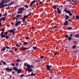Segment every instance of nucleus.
I'll return each mask as SVG.
<instances>
[{
	"label": "nucleus",
	"mask_w": 79,
	"mask_h": 79,
	"mask_svg": "<svg viewBox=\"0 0 79 79\" xmlns=\"http://www.w3.org/2000/svg\"><path fill=\"white\" fill-rule=\"evenodd\" d=\"M34 28H35V27H32V29H34Z\"/></svg>",
	"instance_id": "60"
},
{
	"label": "nucleus",
	"mask_w": 79,
	"mask_h": 79,
	"mask_svg": "<svg viewBox=\"0 0 79 79\" xmlns=\"http://www.w3.org/2000/svg\"><path fill=\"white\" fill-rule=\"evenodd\" d=\"M3 64H6V62H2Z\"/></svg>",
	"instance_id": "45"
},
{
	"label": "nucleus",
	"mask_w": 79,
	"mask_h": 79,
	"mask_svg": "<svg viewBox=\"0 0 79 79\" xmlns=\"http://www.w3.org/2000/svg\"><path fill=\"white\" fill-rule=\"evenodd\" d=\"M11 53H13V51L12 50H10V51Z\"/></svg>",
	"instance_id": "58"
},
{
	"label": "nucleus",
	"mask_w": 79,
	"mask_h": 79,
	"mask_svg": "<svg viewBox=\"0 0 79 79\" xmlns=\"http://www.w3.org/2000/svg\"><path fill=\"white\" fill-rule=\"evenodd\" d=\"M16 46L17 47H19L21 46V45H19L18 44L16 45Z\"/></svg>",
	"instance_id": "31"
},
{
	"label": "nucleus",
	"mask_w": 79,
	"mask_h": 79,
	"mask_svg": "<svg viewBox=\"0 0 79 79\" xmlns=\"http://www.w3.org/2000/svg\"><path fill=\"white\" fill-rule=\"evenodd\" d=\"M36 5H38L39 4H38V3H36Z\"/></svg>",
	"instance_id": "64"
},
{
	"label": "nucleus",
	"mask_w": 79,
	"mask_h": 79,
	"mask_svg": "<svg viewBox=\"0 0 79 79\" xmlns=\"http://www.w3.org/2000/svg\"><path fill=\"white\" fill-rule=\"evenodd\" d=\"M0 62H1V63H3V60H2L1 61H0Z\"/></svg>",
	"instance_id": "54"
},
{
	"label": "nucleus",
	"mask_w": 79,
	"mask_h": 79,
	"mask_svg": "<svg viewBox=\"0 0 79 79\" xmlns=\"http://www.w3.org/2000/svg\"><path fill=\"white\" fill-rule=\"evenodd\" d=\"M16 66H18V65H19V64L18 63H16Z\"/></svg>",
	"instance_id": "48"
},
{
	"label": "nucleus",
	"mask_w": 79,
	"mask_h": 79,
	"mask_svg": "<svg viewBox=\"0 0 79 79\" xmlns=\"http://www.w3.org/2000/svg\"><path fill=\"white\" fill-rule=\"evenodd\" d=\"M33 48L34 50H35L37 48V47L34 46L33 47Z\"/></svg>",
	"instance_id": "24"
},
{
	"label": "nucleus",
	"mask_w": 79,
	"mask_h": 79,
	"mask_svg": "<svg viewBox=\"0 0 79 79\" xmlns=\"http://www.w3.org/2000/svg\"><path fill=\"white\" fill-rule=\"evenodd\" d=\"M5 37L6 39H8V38H9V37L8 36H5Z\"/></svg>",
	"instance_id": "38"
},
{
	"label": "nucleus",
	"mask_w": 79,
	"mask_h": 79,
	"mask_svg": "<svg viewBox=\"0 0 79 79\" xmlns=\"http://www.w3.org/2000/svg\"><path fill=\"white\" fill-rule=\"evenodd\" d=\"M58 14H60V13H61V12L60 11V10L58 11Z\"/></svg>",
	"instance_id": "41"
},
{
	"label": "nucleus",
	"mask_w": 79,
	"mask_h": 79,
	"mask_svg": "<svg viewBox=\"0 0 79 79\" xmlns=\"http://www.w3.org/2000/svg\"><path fill=\"white\" fill-rule=\"evenodd\" d=\"M5 48L7 49H9L10 48V47L8 46H6Z\"/></svg>",
	"instance_id": "30"
},
{
	"label": "nucleus",
	"mask_w": 79,
	"mask_h": 79,
	"mask_svg": "<svg viewBox=\"0 0 79 79\" xmlns=\"http://www.w3.org/2000/svg\"><path fill=\"white\" fill-rule=\"evenodd\" d=\"M15 51H17V48H16L15 49Z\"/></svg>",
	"instance_id": "56"
},
{
	"label": "nucleus",
	"mask_w": 79,
	"mask_h": 79,
	"mask_svg": "<svg viewBox=\"0 0 79 79\" xmlns=\"http://www.w3.org/2000/svg\"><path fill=\"white\" fill-rule=\"evenodd\" d=\"M64 25L65 26H67L68 25V21H66L64 23Z\"/></svg>",
	"instance_id": "9"
},
{
	"label": "nucleus",
	"mask_w": 79,
	"mask_h": 79,
	"mask_svg": "<svg viewBox=\"0 0 79 79\" xmlns=\"http://www.w3.org/2000/svg\"><path fill=\"white\" fill-rule=\"evenodd\" d=\"M65 36L66 38H68V35H65Z\"/></svg>",
	"instance_id": "37"
},
{
	"label": "nucleus",
	"mask_w": 79,
	"mask_h": 79,
	"mask_svg": "<svg viewBox=\"0 0 79 79\" xmlns=\"http://www.w3.org/2000/svg\"><path fill=\"white\" fill-rule=\"evenodd\" d=\"M76 47V46L74 45L73 46V48H75Z\"/></svg>",
	"instance_id": "35"
},
{
	"label": "nucleus",
	"mask_w": 79,
	"mask_h": 79,
	"mask_svg": "<svg viewBox=\"0 0 79 79\" xmlns=\"http://www.w3.org/2000/svg\"><path fill=\"white\" fill-rule=\"evenodd\" d=\"M20 73H21V70L20 69L17 70V73H18V74H19Z\"/></svg>",
	"instance_id": "13"
},
{
	"label": "nucleus",
	"mask_w": 79,
	"mask_h": 79,
	"mask_svg": "<svg viewBox=\"0 0 79 79\" xmlns=\"http://www.w3.org/2000/svg\"><path fill=\"white\" fill-rule=\"evenodd\" d=\"M13 69L15 71H18V68L16 67H13Z\"/></svg>",
	"instance_id": "14"
},
{
	"label": "nucleus",
	"mask_w": 79,
	"mask_h": 79,
	"mask_svg": "<svg viewBox=\"0 0 79 79\" xmlns=\"http://www.w3.org/2000/svg\"><path fill=\"white\" fill-rule=\"evenodd\" d=\"M21 21L15 23V26H18L19 24H21Z\"/></svg>",
	"instance_id": "6"
},
{
	"label": "nucleus",
	"mask_w": 79,
	"mask_h": 79,
	"mask_svg": "<svg viewBox=\"0 0 79 79\" xmlns=\"http://www.w3.org/2000/svg\"><path fill=\"white\" fill-rule=\"evenodd\" d=\"M65 16L66 17V18H65V19H68V18H69V17L67 15H65Z\"/></svg>",
	"instance_id": "17"
},
{
	"label": "nucleus",
	"mask_w": 79,
	"mask_h": 79,
	"mask_svg": "<svg viewBox=\"0 0 79 79\" xmlns=\"http://www.w3.org/2000/svg\"><path fill=\"white\" fill-rule=\"evenodd\" d=\"M6 49V48H3L1 50V51H5V50Z\"/></svg>",
	"instance_id": "21"
},
{
	"label": "nucleus",
	"mask_w": 79,
	"mask_h": 79,
	"mask_svg": "<svg viewBox=\"0 0 79 79\" xmlns=\"http://www.w3.org/2000/svg\"><path fill=\"white\" fill-rule=\"evenodd\" d=\"M28 49H29V48H21V50H28Z\"/></svg>",
	"instance_id": "8"
},
{
	"label": "nucleus",
	"mask_w": 79,
	"mask_h": 79,
	"mask_svg": "<svg viewBox=\"0 0 79 79\" xmlns=\"http://www.w3.org/2000/svg\"><path fill=\"white\" fill-rule=\"evenodd\" d=\"M11 24H12V25H13L14 24V23H11Z\"/></svg>",
	"instance_id": "57"
},
{
	"label": "nucleus",
	"mask_w": 79,
	"mask_h": 79,
	"mask_svg": "<svg viewBox=\"0 0 79 79\" xmlns=\"http://www.w3.org/2000/svg\"><path fill=\"white\" fill-rule=\"evenodd\" d=\"M7 6V5H4L2 6V7H5V6Z\"/></svg>",
	"instance_id": "33"
},
{
	"label": "nucleus",
	"mask_w": 79,
	"mask_h": 79,
	"mask_svg": "<svg viewBox=\"0 0 79 79\" xmlns=\"http://www.w3.org/2000/svg\"><path fill=\"white\" fill-rule=\"evenodd\" d=\"M2 16V14H0V17H1Z\"/></svg>",
	"instance_id": "62"
},
{
	"label": "nucleus",
	"mask_w": 79,
	"mask_h": 79,
	"mask_svg": "<svg viewBox=\"0 0 79 79\" xmlns=\"http://www.w3.org/2000/svg\"><path fill=\"white\" fill-rule=\"evenodd\" d=\"M7 27H9L10 26V25H7Z\"/></svg>",
	"instance_id": "61"
},
{
	"label": "nucleus",
	"mask_w": 79,
	"mask_h": 79,
	"mask_svg": "<svg viewBox=\"0 0 79 79\" xmlns=\"http://www.w3.org/2000/svg\"><path fill=\"white\" fill-rule=\"evenodd\" d=\"M70 36H71V37H72L73 36V34H71L70 35Z\"/></svg>",
	"instance_id": "51"
},
{
	"label": "nucleus",
	"mask_w": 79,
	"mask_h": 79,
	"mask_svg": "<svg viewBox=\"0 0 79 79\" xmlns=\"http://www.w3.org/2000/svg\"><path fill=\"white\" fill-rule=\"evenodd\" d=\"M19 10L20 11H21V12H22L24 10V9L23 8L21 7V8H19Z\"/></svg>",
	"instance_id": "10"
},
{
	"label": "nucleus",
	"mask_w": 79,
	"mask_h": 79,
	"mask_svg": "<svg viewBox=\"0 0 79 79\" xmlns=\"http://www.w3.org/2000/svg\"><path fill=\"white\" fill-rule=\"evenodd\" d=\"M25 6L26 8H27L28 7V6H27V5H25Z\"/></svg>",
	"instance_id": "50"
},
{
	"label": "nucleus",
	"mask_w": 79,
	"mask_h": 79,
	"mask_svg": "<svg viewBox=\"0 0 79 79\" xmlns=\"http://www.w3.org/2000/svg\"><path fill=\"white\" fill-rule=\"evenodd\" d=\"M4 34L5 35H7V34H8V32L6 31V32H5Z\"/></svg>",
	"instance_id": "28"
},
{
	"label": "nucleus",
	"mask_w": 79,
	"mask_h": 79,
	"mask_svg": "<svg viewBox=\"0 0 79 79\" xmlns=\"http://www.w3.org/2000/svg\"><path fill=\"white\" fill-rule=\"evenodd\" d=\"M26 39H29V37H27L26 38Z\"/></svg>",
	"instance_id": "49"
},
{
	"label": "nucleus",
	"mask_w": 79,
	"mask_h": 79,
	"mask_svg": "<svg viewBox=\"0 0 79 79\" xmlns=\"http://www.w3.org/2000/svg\"><path fill=\"white\" fill-rule=\"evenodd\" d=\"M25 19H26V18H25L24 17L23 18V21H24V20H25Z\"/></svg>",
	"instance_id": "40"
},
{
	"label": "nucleus",
	"mask_w": 79,
	"mask_h": 79,
	"mask_svg": "<svg viewBox=\"0 0 79 79\" xmlns=\"http://www.w3.org/2000/svg\"><path fill=\"white\" fill-rule=\"evenodd\" d=\"M6 15H7V13H6L4 14V16H6Z\"/></svg>",
	"instance_id": "39"
},
{
	"label": "nucleus",
	"mask_w": 79,
	"mask_h": 79,
	"mask_svg": "<svg viewBox=\"0 0 79 79\" xmlns=\"http://www.w3.org/2000/svg\"><path fill=\"white\" fill-rule=\"evenodd\" d=\"M21 15H18L16 16V17H14V19H16V20H18V18H19V17H21Z\"/></svg>",
	"instance_id": "4"
},
{
	"label": "nucleus",
	"mask_w": 79,
	"mask_h": 79,
	"mask_svg": "<svg viewBox=\"0 0 79 79\" xmlns=\"http://www.w3.org/2000/svg\"><path fill=\"white\" fill-rule=\"evenodd\" d=\"M16 62H20V60L19 59L17 60H16Z\"/></svg>",
	"instance_id": "32"
},
{
	"label": "nucleus",
	"mask_w": 79,
	"mask_h": 79,
	"mask_svg": "<svg viewBox=\"0 0 79 79\" xmlns=\"http://www.w3.org/2000/svg\"><path fill=\"white\" fill-rule=\"evenodd\" d=\"M11 65H12V66H14L15 65V64L13 63H12V64H11Z\"/></svg>",
	"instance_id": "44"
},
{
	"label": "nucleus",
	"mask_w": 79,
	"mask_h": 79,
	"mask_svg": "<svg viewBox=\"0 0 79 79\" xmlns=\"http://www.w3.org/2000/svg\"><path fill=\"white\" fill-rule=\"evenodd\" d=\"M53 8L54 9V10H56L57 8H56V6L55 5L54 6H53Z\"/></svg>",
	"instance_id": "16"
},
{
	"label": "nucleus",
	"mask_w": 79,
	"mask_h": 79,
	"mask_svg": "<svg viewBox=\"0 0 79 79\" xmlns=\"http://www.w3.org/2000/svg\"><path fill=\"white\" fill-rule=\"evenodd\" d=\"M44 58V57L42 56H40V58L41 59H42V58Z\"/></svg>",
	"instance_id": "47"
},
{
	"label": "nucleus",
	"mask_w": 79,
	"mask_h": 79,
	"mask_svg": "<svg viewBox=\"0 0 79 79\" xmlns=\"http://www.w3.org/2000/svg\"><path fill=\"white\" fill-rule=\"evenodd\" d=\"M28 16H29V15H27L24 16V17L25 18H27L28 17Z\"/></svg>",
	"instance_id": "27"
},
{
	"label": "nucleus",
	"mask_w": 79,
	"mask_h": 79,
	"mask_svg": "<svg viewBox=\"0 0 79 79\" xmlns=\"http://www.w3.org/2000/svg\"><path fill=\"white\" fill-rule=\"evenodd\" d=\"M47 68L48 70H50V66L48 65H46Z\"/></svg>",
	"instance_id": "11"
},
{
	"label": "nucleus",
	"mask_w": 79,
	"mask_h": 79,
	"mask_svg": "<svg viewBox=\"0 0 79 79\" xmlns=\"http://www.w3.org/2000/svg\"><path fill=\"white\" fill-rule=\"evenodd\" d=\"M5 18L6 17L2 18V19H1V21L2 20H3V21H5Z\"/></svg>",
	"instance_id": "19"
},
{
	"label": "nucleus",
	"mask_w": 79,
	"mask_h": 79,
	"mask_svg": "<svg viewBox=\"0 0 79 79\" xmlns=\"http://www.w3.org/2000/svg\"><path fill=\"white\" fill-rule=\"evenodd\" d=\"M67 11V10H64V11H65V12H66Z\"/></svg>",
	"instance_id": "55"
},
{
	"label": "nucleus",
	"mask_w": 79,
	"mask_h": 79,
	"mask_svg": "<svg viewBox=\"0 0 79 79\" xmlns=\"http://www.w3.org/2000/svg\"><path fill=\"white\" fill-rule=\"evenodd\" d=\"M76 42H76V41H74V43L75 44H76Z\"/></svg>",
	"instance_id": "63"
},
{
	"label": "nucleus",
	"mask_w": 79,
	"mask_h": 79,
	"mask_svg": "<svg viewBox=\"0 0 79 79\" xmlns=\"http://www.w3.org/2000/svg\"><path fill=\"white\" fill-rule=\"evenodd\" d=\"M69 16H72V15H73V14H71V12L69 13Z\"/></svg>",
	"instance_id": "36"
},
{
	"label": "nucleus",
	"mask_w": 79,
	"mask_h": 79,
	"mask_svg": "<svg viewBox=\"0 0 79 79\" xmlns=\"http://www.w3.org/2000/svg\"><path fill=\"white\" fill-rule=\"evenodd\" d=\"M23 44V45H27V42H25Z\"/></svg>",
	"instance_id": "25"
},
{
	"label": "nucleus",
	"mask_w": 79,
	"mask_h": 79,
	"mask_svg": "<svg viewBox=\"0 0 79 79\" xmlns=\"http://www.w3.org/2000/svg\"><path fill=\"white\" fill-rule=\"evenodd\" d=\"M30 75H31V76H35V73H31V74Z\"/></svg>",
	"instance_id": "15"
},
{
	"label": "nucleus",
	"mask_w": 79,
	"mask_h": 79,
	"mask_svg": "<svg viewBox=\"0 0 79 79\" xmlns=\"http://www.w3.org/2000/svg\"><path fill=\"white\" fill-rule=\"evenodd\" d=\"M20 77H23V76H24V75L23 74H22L20 75Z\"/></svg>",
	"instance_id": "43"
},
{
	"label": "nucleus",
	"mask_w": 79,
	"mask_h": 79,
	"mask_svg": "<svg viewBox=\"0 0 79 79\" xmlns=\"http://www.w3.org/2000/svg\"><path fill=\"white\" fill-rule=\"evenodd\" d=\"M79 35H75L74 36V37H76V38H77V37H78V38H79Z\"/></svg>",
	"instance_id": "18"
},
{
	"label": "nucleus",
	"mask_w": 79,
	"mask_h": 79,
	"mask_svg": "<svg viewBox=\"0 0 79 79\" xmlns=\"http://www.w3.org/2000/svg\"><path fill=\"white\" fill-rule=\"evenodd\" d=\"M21 13H22V12L20 11H19L17 12V13L19 14Z\"/></svg>",
	"instance_id": "34"
},
{
	"label": "nucleus",
	"mask_w": 79,
	"mask_h": 79,
	"mask_svg": "<svg viewBox=\"0 0 79 79\" xmlns=\"http://www.w3.org/2000/svg\"><path fill=\"white\" fill-rule=\"evenodd\" d=\"M68 29H72V27H70V28H67Z\"/></svg>",
	"instance_id": "42"
},
{
	"label": "nucleus",
	"mask_w": 79,
	"mask_h": 79,
	"mask_svg": "<svg viewBox=\"0 0 79 79\" xmlns=\"http://www.w3.org/2000/svg\"><path fill=\"white\" fill-rule=\"evenodd\" d=\"M6 69V71H7L8 72H11V71H12V70H13V69H10V68L8 67Z\"/></svg>",
	"instance_id": "2"
},
{
	"label": "nucleus",
	"mask_w": 79,
	"mask_h": 79,
	"mask_svg": "<svg viewBox=\"0 0 79 79\" xmlns=\"http://www.w3.org/2000/svg\"><path fill=\"white\" fill-rule=\"evenodd\" d=\"M76 18L77 19H79V16L78 15H76Z\"/></svg>",
	"instance_id": "23"
},
{
	"label": "nucleus",
	"mask_w": 79,
	"mask_h": 79,
	"mask_svg": "<svg viewBox=\"0 0 79 79\" xmlns=\"http://www.w3.org/2000/svg\"><path fill=\"white\" fill-rule=\"evenodd\" d=\"M24 65L25 66H27V71L29 72H32V69H31L33 68L34 66H33L32 65H30L27 63H25Z\"/></svg>",
	"instance_id": "1"
},
{
	"label": "nucleus",
	"mask_w": 79,
	"mask_h": 79,
	"mask_svg": "<svg viewBox=\"0 0 79 79\" xmlns=\"http://www.w3.org/2000/svg\"><path fill=\"white\" fill-rule=\"evenodd\" d=\"M2 2H4V3H8V2H10V0H2Z\"/></svg>",
	"instance_id": "5"
},
{
	"label": "nucleus",
	"mask_w": 79,
	"mask_h": 79,
	"mask_svg": "<svg viewBox=\"0 0 79 79\" xmlns=\"http://www.w3.org/2000/svg\"><path fill=\"white\" fill-rule=\"evenodd\" d=\"M15 29H13V30H10L9 31V32H10L11 33L12 32L13 34H15Z\"/></svg>",
	"instance_id": "3"
},
{
	"label": "nucleus",
	"mask_w": 79,
	"mask_h": 79,
	"mask_svg": "<svg viewBox=\"0 0 79 79\" xmlns=\"http://www.w3.org/2000/svg\"><path fill=\"white\" fill-rule=\"evenodd\" d=\"M57 27H58V26H55L54 27V28H57Z\"/></svg>",
	"instance_id": "46"
},
{
	"label": "nucleus",
	"mask_w": 79,
	"mask_h": 79,
	"mask_svg": "<svg viewBox=\"0 0 79 79\" xmlns=\"http://www.w3.org/2000/svg\"><path fill=\"white\" fill-rule=\"evenodd\" d=\"M66 13H71V11L69 10H67V11H66Z\"/></svg>",
	"instance_id": "26"
},
{
	"label": "nucleus",
	"mask_w": 79,
	"mask_h": 79,
	"mask_svg": "<svg viewBox=\"0 0 79 79\" xmlns=\"http://www.w3.org/2000/svg\"><path fill=\"white\" fill-rule=\"evenodd\" d=\"M35 0H34L32 2L30 5V6H32V5L34 4V3H35Z\"/></svg>",
	"instance_id": "7"
},
{
	"label": "nucleus",
	"mask_w": 79,
	"mask_h": 79,
	"mask_svg": "<svg viewBox=\"0 0 79 79\" xmlns=\"http://www.w3.org/2000/svg\"><path fill=\"white\" fill-rule=\"evenodd\" d=\"M57 10H58V11H60V9L59 8H58Z\"/></svg>",
	"instance_id": "52"
},
{
	"label": "nucleus",
	"mask_w": 79,
	"mask_h": 79,
	"mask_svg": "<svg viewBox=\"0 0 79 79\" xmlns=\"http://www.w3.org/2000/svg\"><path fill=\"white\" fill-rule=\"evenodd\" d=\"M4 34V30H2V32L1 33L0 35H3Z\"/></svg>",
	"instance_id": "12"
},
{
	"label": "nucleus",
	"mask_w": 79,
	"mask_h": 79,
	"mask_svg": "<svg viewBox=\"0 0 79 79\" xmlns=\"http://www.w3.org/2000/svg\"><path fill=\"white\" fill-rule=\"evenodd\" d=\"M68 38H69V41L71 40L72 39V38H71V37L70 36Z\"/></svg>",
	"instance_id": "22"
},
{
	"label": "nucleus",
	"mask_w": 79,
	"mask_h": 79,
	"mask_svg": "<svg viewBox=\"0 0 79 79\" xmlns=\"http://www.w3.org/2000/svg\"><path fill=\"white\" fill-rule=\"evenodd\" d=\"M57 53H55L54 55H57Z\"/></svg>",
	"instance_id": "53"
},
{
	"label": "nucleus",
	"mask_w": 79,
	"mask_h": 79,
	"mask_svg": "<svg viewBox=\"0 0 79 79\" xmlns=\"http://www.w3.org/2000/svg\"><path fill=\"white\" fill-rule=\"evenodd\" d=\"M1 38H3V37H5V35H1Z\"/></svg>",
	"instance_id": "20"
},
{
	"label": "nucleus",
	"mask_w": 79,
	"mask_h": 79,
	"mask_svg": "<svg viewBox=\"0 0 79 79\" xmlns=\"http://www.w3.org/2000/svg\"><path fill=\"white\" fill-rule=\"evenodd\" d=\"M1 21L2 19H0V26H2V23H1Z\"/></svg>",
	"instance_id": "29"
},
{
	"label": "nucleus",
	"mask_w": 79,
	"mask_h": 79,
	"mask_svg": "<svg viewBox=\"0 0 79 79\" xmlns=\"http://www.w3.org/2000/svg\"><path fill=\"white\" fill-rule=\"evenodd\" d=\"M41 4H42V2H40V5H41Z\"/></svg>",
	"instance_id": "59"
}]
</instances>
